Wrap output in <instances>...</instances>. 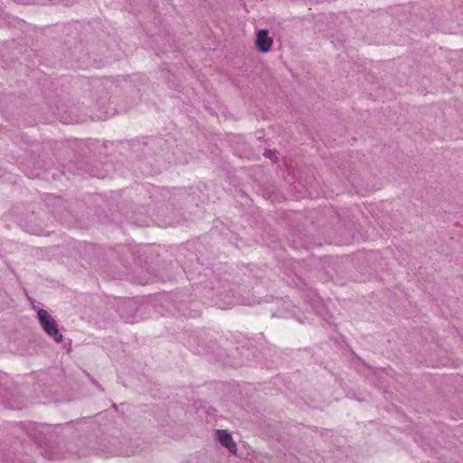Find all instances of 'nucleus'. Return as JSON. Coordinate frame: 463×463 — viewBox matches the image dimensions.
I'll return each instance as SVG.
<instances>
[{"label": "nucleus", "mask_w": 463, "mask_h": 463, "mask_svg": "<svg viewBox=\"0 0 463 463\" xmlns=\"http://www.w3.org/2000/svg\"><path fill=\"white\" fill-rule=\"evenodd\" d=\"M37 317L43 331L47 334V335L52 337L57 343L61 342L62 335L59 331L55 319L45 309L42 308L37 311Z\"/></svg>", "instance_id": "nucleus-1"}, {"label": "nucleus", "mask_w": 463, "mask_h": 463, "mask_svg": "<svg viewBox=\"0 0 463 463\" xmlns=\"http://www.w3.org/2000/svg\"><path fill=\"white\" fill-rule=\"evenodd\" d=\"M215 304L224 309L235 305H250L251 303L232 289H229L218 294Z\"/></svg>", "instance_id": "nucleus-2"}, {"label": "nucleus", "mask_w": 463, "mask_h": 463, "mask_svg": "<svg viewBox=\"0 0 463 463\" xmlns=\"http://www.w3.org/2000/svg\"><path fill=\"white\" fill-rule=\"evenodd\" d=\"M272 44V39L269 36L268 31L260 29L257 32L256 46L261 52L269 51Z\"/></svg>", "instance_id": "nucleus-3"}, {"label": "nucleus", "mask_w": 463, "mask_h": 463, "mask_svg": "<svg viewBox=\"0 0 463 463\" xmlns=\"http://www.w3.org/2000/svg\"><path fill=\"white\" fill-rule=\"evenodd\" d=\"M216 437L218 441L225 447L230 452L237 450V445L233 441L232 435L225 430H217Z\"/></svg>", "instance_id": "nucleus-4"}, {"label": "nucleus", "mask_w": 463, "mask_h": 463, "mask_svg": "<svg viewBox=\"0 0 463 463\" xmlns=\"http://www.w3.org/2000/svg\"><path fill=\"white\" fill-rule=\"evenodd\" d=\"M178 312L187 317H194L199 315V310L196 308H188L185 303L180 302L178 304Z\"/></svg>", "instance_id": "nucleus-5"}, {"label": "nucleus", "mask_w": 463, "mask_h": 463, "mask_svg": "<svg viewBox=\"0 0 463 463\" xmlns=\"http://www.w3.org/2000/svg\"><path fill=\"white\" fill-rule=\"evenodd\" d=\"M264 156L269 159H271L272 161L276 162L277 161V157L275 156V153L269 149H267L265 152H264Z\"/></svg>", "instance_id": "nucleus-6"}, {"label": "nucleus", "mask_w": 463, "mask_h": 463, "mask_svg": "<svg viewBox=\"0 0 463 463\" xmlns=\"http://www.w3.org/2000/svg\"><path fill=\"white\" fill-rule=\"evenodd\" d=\"M125 453H126V455L130 456V455L135 454V450H133V449H131V450H126V452H125Z\"/></svg>", "instance_id": "nucleus-7"}, {"label": "nucleus", "mask_w": 463, "mask_h": 463, "mask_svg": "<svg viewBox=\"0 0 463 463\" xmlns=\"http://www.w3.org/2000/svg\"><path fill=\"white\" fill-rule=\"evenodd\" d=\"M26 175H27L29 177H31V178H33V177H35V176H38V175H39L38 174L34 175V174H33V173H31V174L26 173Z\"/></svg>", "instance_id": "nucleus-8"}, {"label": "nucleus", "mask_w": 463, "mask_h": 463, "mask_svg": "<svg viewBox=\"0 0 463 463\" xmlns=\"http://www.w3.org/2000/svg\"><path fill=\"white\" fill-rule=\"evenodd\" d=\"M94 384H95L99 389H100V385H99L97 382H94Z\"/></svg>", "instance_id": "nucleus-9"}]
</instances>
